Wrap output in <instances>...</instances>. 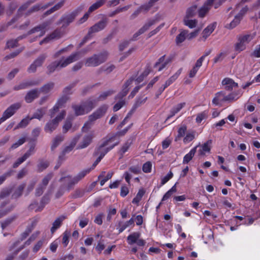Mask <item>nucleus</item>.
Wrapping results in <instances>:
<instances>
[{
	"mask_svg": "<svg viewBox=\"0 0 260 260\" xmlns=\"http://www.w3.org/2000/svg\"><path fill=\"white\" fill-rule=\"evenodd\" d=\"M79 53L75 52L71 54L66 59L62 58L59 61H55L51 63L47 67V74H50L55 71L58 68H62L67 67L68 64L72 63L79 59Z\"/></svg>",
	"mask_w": 260,
	"mask_h": 260,
	"instance_id": "obj_1",
	"label": "nucleus"
},
{
	"mask_svg": "<svg viewBox=\"0 0 260 260\" xmlns=\"http://www.w3.org/2000/svg\"><path fill=\"white\" fill-rule=\"evenodd\" d=\"M108 109V106L104 104L98 108L92 114L89 115L88 121L84 123L82 128V131L87 132L95 120L102 118L105 115Z\"/></svg>",
	"mask_w": 260,
	"mask_h": 260,
	"instance_id": "obj_2",
	"label": "nucleus"
},
{
	"mask_svg": "<svg viewBox=\"0 0 260 260\" xmlns=\"http://www.w3.org/2000/svg\"><path fill=\"white\" fill-rule=\"evenodd\" d=\"M109 56L107 51H104L98 54H94L91 56L87 58L85 60L86 67H95L106 61Z\"/></svg>",
	"mask_w": 260,
	"mask_h": 260,
	"instance_id": "obj_3",
	"label": "nucleus"
},
{
	"mask_svg": "<svg viewBox=\"0 0 260 260\" xmlns=\"http://www.w3.org/2000/svg\"><path fill=\"white\" fill-rule=\"evenodd\" d=\"M254 37V34H243L237 36V42L235 44V51L240 52L244 50L246 48V45L253 40Z\"/></svg>",
	"mask_w": 260,
	"mask_h": 260,
	"instance_id": "obj_4",
	"label": "nucleus"
},
{
	"mask_svg": "<svg viewBox=\"0 0 260 260\" xmlns=\"http://www.w3.org/2000/svg\"><path fill=\"white\" fill-rule=\"evenodd\" d=\"M83 6H80L69 14L63 15L60 18L58 24H62L63 27H66L73 22L76 17L82 11Z\"/></svg>",
	"mask_w": 260,
	"mask_h": 260,
	"instance_id": "obj_5",
	"label": "nucleus"
},
{
	"mask_svg": "<svg viewBox=\"0 0 260 260\" xmlns=\"http://www.w3.org/2000/svg\"><path fill=\"white\" fill-rule=\"evenodd\" d=\"M66 115V111L62 110L55 118L49 121L46 124L44 127V131L46 133H52L57 127L59 122L64 118Z\"/></svg>",
	"mask_w": 260,
	"mask_h": 260,
	"instance_id": "obj_6",
	"label": "nucleus"
},
{
	"mask_svg": "<svg viewBox=\"0 0 260 260\" xmlns=\"http://www.w3.org/2000/svg\"><path fill=\"white\" fill-rule=\"evenodd\" d=\"M47 57L46 53L40 54L28 67L27 72L29 73L36 72L37 68L42 66Z\"/></svg>",
	"mask_w": 260,
	"mask_h": 260,
	"instance_id": "obj_7",
	"label": "nucleus"
},
{
	"mask_svg": "<svg viewBox=\"0 0 260 260\" xmlns=\"http://www.w3.org/2000/svg\"><path fill=\"white\" fill-rule=\"evenodd\" d=\"M108 23V18H103L101 20L96 23L95 24L89 28L88 32V35L91 36V35L93 33L97 32L102 30L106 27Z\"/></svg>",
	"mask_w": 260,
	"mask_h": 260,
	"instance_id": "obj_8",
	"label": "nucleus"
},
{
	"mask_svg": "<svg viewBox=\"0 0 260 260\" xmlns=\"http://www.w3.org/2000/svg\"><path fill=\"white\" fill-rule=\"evenodd\" d=\"M55 3L54 1L50 2L45 5H42V4H37L31 7L24 14L25 17H28L32 13L39 11L41 10H45L49 7L53 5Z\"/></svg>",
	"mask_w": 260,
	"mask_h": 260,
	"instance_id": "obj_9",
	"label": "nucleus"
},
{
	"mask_svg": "<svg viewBox=\"0 0 260 260\" xmlns=\"http://www.w3.org/2000/svg\"><path fill=\"white\" fill-rule=\"evenodd\" d=\"M105 3L103 2V1H102V0H98L95 3L92 4L89 8L88 12L86 13L80 19V20L78 21V23L82 24L83 22H84L88 18L89 15L90 13L99 9Z\"/></svg>",
	"mask_w": 260,
	"mask_h": 260,
	"instance_id": "obj_10",
	"label": "nucleus"
},
{
	"mask_svg": "<svg viewBox=\"0 0 260 260\" xmlns=\"http://www.w3.org/2000/svg\"><path fill=\"white\" fill-rule=\"evenodd\" d=\"M50 23L48 21L44 22L30 29L27 32V35H31L36 32L40 31L39 37H41L45 34L47 27L49 25Z\"/></svg>",
	"mask_w": 260,
	"mask_h": 260,
	"instance_id": "obj_11",
	"label": "nucleus"
},
{
	"mask_svg": "<svg viewBox=\"0 0 260 260\" xmlns=\"http://www.w3.org/2000/svg\"><path fill=\"white\" fill-rule=\"evenodd\" d=\"M215 0H207L204 5L198 10V16L200 18H204L208 13Z\"/></svg>",
	"mask_w": 260,
	"mask_h": 260,
	"instance_id": "obj_12",
	"label": "nucleus"
},
{
	"mask_svg": "<svg viewBox=\"0 0 260 260\" xmlns=\"http://www.w3.org/2000/svg\"><path fill=\"white\" fill-rule=\"evenodd\" d=\"M81 137L80 135H78L76 136L72 140L69 146H66L62 151L61 155L59 156V159L60 160H63L64 159L63 157L65 156L66 154L71 151L77 143L79 141L80 138Z\"/></svg>",
	"mask_w": 260,
	"mask_h": 260,
	"instance_id": "obj_13",
	"label": "nucleus"
},
{
	"mask_svg": "<svg viewBox=\"0 0 260 260\" xmlns=\"http://www.w3.org/2000/svg\"><path fill=\"white\" fill-rule=\"evenodd\" d=\"M21 103L17 102L10 106L3 113V115L7 119L12 116L21 107Z\"/></svg>",
	"mask_w": 260,
	"mask_h": 260,
	"instance_id": "obj_14",
	"label": "nucleus"
},
{
	"mask_svg": "<svg viewBox=\"0 0 260 260\" xmlns=\"http://www.w3.org/2000/svg\"><path fill=\"white\" fill-rule=\"evenodd\" d=\"M156 20L155 19L149 20L143 26V27H142L138 31L133 35L132 38L130 39L129 41H133L136 40L137 38L139 36L141 35V34L145 32L146 30H147L150 26L156 23Z\"/></svg>",
	"mask_w": 260,
	"mask_h": 260,
	"instance_id": "obj_15",
	"label": "nucleus"
},
{
	"mask_svg": "<svg viewBox=\"0 0 260 260\" xmlns=\"http://www.w3.org/2000/svg\"><path fill=\"white\" fill-rule=\"evenodd\" d=\"M119 142H116L114 145L109 147L105 148L106 146H103L102 143L99 147H98L93 153L95 156L99 155V157L103 158L105 154L109 152L110 150L112 149L115 146L118 145Z\"/></svg>",
	"mask_w": 260,
	"mask_h": 260,
	"instance_id": "obj_16",
	"label": "nucleus"
},
{
	"mask_svg": "<svg viewBox=\"0 0 260 260\" xmlns=\"http://www.w3.org/2000/svg\"><path fill=\"white\" fill-rule=\"evenodd\" d=\"M216 22H213L208 25L203 31L202 37L199 39V41H205L207 38L212 33L216 26Z\"/></svg>",
	"mask_w": 260,
	"mask_h": 260,
	"instance_id": "obj_17",
	"label": "nucleus"
},
{
	"mask_svg": "<svg viewBox=\"0 0 260 260\" xmlns=\"http://www.w3.org/2000/svg\"><path fill=\"white\" fill-rule=\"evenodd\" d=\"M40 93V91L38 88L33 89L28 91L24 97L25 102L27 103L32 102L34 100L39 98Z\"/></svg>",
	"mask_w": 260,
	"mask_h": 260,
	"instance_id": "obj_18",
	"label": "nucleus"
},
{
	"mask_svg": "<svg viewBox=\"0 0 260 260\" xmlns=\"http://www.w3.org/2000/svg\"><path fill=\"white\" fill-rule=\"evenodd\" d=\"M81 104L86 114H87L96 106L97 101L90 98L84 102H82Z\"/></svg>",
	"mask_w": 260,
	"mask_h": 260,
	"instance_id": "obj_19",
	"label": "nucleus"
},
{
	"mask_svg": "<svg viewBox=\"0 0 260 260\" xmlns=\"http://www.w3.org/2000/svg\"><path fill=\"white\" fill-rule=\"evenodd\" d=\"M39 84V82L38 81L30 80L28 81L23 82L19 85L15 86L13 88L14 90H19L27 88L29 87L37 86Z\"/></svg>",
	"mask_w": 260,
	"mask_h": 260,
	"instance_id": "obj_20",
	"label": "nucleus"
},
{
	"mask_svg": "<svg viewBox=\"0 0 260 260\" xmlns=\"http://www.w3.org/2000/svg\"><path fill=\"white\" fill-rule=\"evenodd\" d=\"M222 84L223 85H224L225 89L228 91H232L234 88L238 87V83L235 82L233 79L229 78H224L222 81Z\"/></svg>",
	"mask_w": 260,
	"mask_h": 260,
	"instance_id": "obj_21",
	"label": "nucleus"
},
{
	"mask_svg": "<svg viewBox=\"0 0 260 260\" xmlns=\"http://www.w3.org/2000/svg\"><path fill=\"white\" fill-rule=\"evenodd\" d=\"M93 136L91 135H87L84 136L82 141L77 146V149H82L88 147L92 142Z\"/></svg>",
	"mask_w": 260,
	"mask_h": 260,
	"instance_id": "obj_22",
	"label": "nucleus"
},
{
	"mask_svg": "<svg viewBox=\"0 0 260 260\" xmlns=\"http://www.w3.org/2000/svg\"><path fill=\"white\" fill-rule=\"evenodd\" d=\"M36 0H29L23 4L18 9L17 12V16L18 17H21L22 16H24L25 11L30 6V5L35 3Z\"/></svg>",
	"mask_w": 260,
	"mask_h": 260,
	"instance_id": "obj_23",
	"label": "nucleus"
},
{
	"mask_svg": "<svg viewBox=\"0 0 260 260\" xmlns=\"http://www.w3.org/2000/svg\"><path fill=\"white\" fill-rule=\"evenodd\" d=\"M131 225H134V220L133 218H131L128 221L125 222L122 221H119L116 226L117 229H118L119 233H120L122 232L127 227Z\"/></svg>",
	"mask_w": 260,
	"mask_h": 260,
	"instance_id": "obj_24",
	"label": "nucleus"
},
{
	"mask_svg": "<svg viewBox=\"0 0 260 260\" xmlns=\"http://www.w3.org/2000/svg\"><path fill=\"white\" fill-rule=\"evenodd\" d=\"M66 218V215H61L57 217L52 223V226L50 230L51 233L53 234L61 225L63 221Z\"/></svg>",
	"mask_w": 260,
	"mask_h": 260,
	"instance_id": "obj_25",
	"label": "nucleus"
},
{
	"mask_svg": "<svg viewBox=\"0 0 260 260\" xmlns=\"http://www.w3.org/2000/svg\"><path fill=\"white\" fill-rule=\"evenodd\" d=\"M188 32V30L180 29V33L176 36L175 42L177 45H179L187 39V35Z\"/></svg>",
	"mask_w": 260,
	"mask_h": 260,
	"instance_id": "obj_26",
	"label": "nucleus"
},
{
	"mask_svg": "<svg viewBox=\"0 0 260 260\" xmlns=\"http://www.w3.org/2000/svg\"><path fill=\"white\" fill-rule=\"evenodd\" d=\"M212 140H209L205 143L201 147V148L198 151L199 155H204L205 152H209L211 150V145Z\"/></svg>",
	"mask_w": 260,
	"mask_h": 260,
	"instance_id": "obj_27",
	"label": "nucleus"
},
{
	"mask_svg": "<svg viewBox=\"0 0 260 260\" xmlns=\"http://www.w3.org/2000/svg\"><path fill=\"white\" fill-rule=\"evenodd\" d=\"M25 183H22L20 185H19L12 194V198L14 199H17L19 197H20L22 194V192L23 191L25 187Z\"/></svg>",
	"mask_w": 260,
	"mask_h": 260,
	"instance_id": "obj_28",
	"label": "nucleus"
},
{
	"mask_svg": "<svg viewBox=\"0 0 260 260\" xmlns=\"http://www.w3.org/2000/svg\"><path fill=\"white\" fill-rule=\"evenodd\" d=\"M72 108L74 111L75 115L76 116L83 115L86 114V112L83 108V105L82 104L80 105H76L73 104L72 106Z\"/></svg>",
	"mask_w": 260,
	"mask_h": 260,
	"instance_id": "obj_29",
	"label": "nucleus"
},
{
	"mask_svg": "<svg viewBox=\"0 0 260 260\" xmlns=\"http://www.w3.org/2000/svg\"><path fill=\"white\" fill-rule=\"evenodd\" d=\"M65 178H69L70 179L67 186V189L68 191H70L71 189H73L74 185L78 183V182L76 181L75 178L73 177L72 178L71 176L70 175L60 178L59 181L61 182Z\"/></svg>",
	"mask_w": 260,
	"mask_h": 260,
	"instance_id": "obj_30",
	"label": "nucleus"
},
{
	"mask_svg": "<svg viewBox=\"0 0 260 260\" xmlns=\"http://www.w3.org/2000/svg\"><path fill=\"white\" fill-rule=\"evenodd\" d=\"M225 93L220 91L215 94V97L212 100V103L215 105H218L219 102H224Z\"/></svg>",
	"mask_w": 260,
	"mask_h": 260,
	"instance_id": "obj_31",
	"label": "nucleus"
},
{
	"mask_svg": "<svg viewBox=\"0 0 260 260\" xmlns=\"http://www.w3.org/2000/svg\"><path fill=\"white\" fill-rule=\"evenodd\" d=\"M140 235L141 234L139 232H134L131 234L127 237L128 243L129 245H132L136 243L138 239L140 238Z\"/></svg>",
	"mask_w": 260,
	"mask_h": 260,
	"instance_id": "obj_32",
	"label": "nucleus"
},
{
	"mask_svg": "<svg viewBox=\"0 0 260 260\" xmlns=\"http://www.w3.org/2000/svg\"><path fill=\"white\" fill-rule=\"evenodd\" d=\"M185 103H180L172 108L170 111V115L167 117L166 120H168L174 116L176 113L180 111V110L185 106Z\"/></svg>",
	"mask_w": 260,
	"mask_h": 260,
	"instance_id": "obj_33",
	"label": "nucleus"
},
{
	"mask_svg": "<svg viewBox=\"0 0 260 260\" xmlns=\"http://www.w3.org/2000/svg\"><path fill=\"white\" fill-rule=\"evenodd\" d=\"M197 5H193L188 8L186 12L185 17L186 18H192L194 17L197 13Z\"/></svg>",
	"mask_w": 260,
	"mask_h": 260,
	"instance_id": "obj_34",
	"label": "nucleus"
},
{
	"mask_svg": "<svg viewBox=\"0 0 260 260\" xmlns=\"http://www.w3.org/2000/svg\"><path fill=\"white\" fill-rule=\"evenodd\" d=\"M197 147L198 146L192 148L188 153L186 154L184 156L183 160V164H187L192 159V157H193L194 154L196 152V149Z\"/></svg>",
	"mask_w": 260,
	"mask_h": 260,
	"instance_id": "obj_35",
	"label": "nucleus"
},
{
	"mask_svg": "<svg viewBox=\"0 0 260 260\" xmlns=\"http://www.w3.org/2000/svg\"><path fill=\"white\" fill-rule=\"evenodd\" d=\"M63 140L64 136L61 135L56 136L53 140L51 147V150L53 151L59 145V144L63 141Z\"/></svg>",
	"mask_w": 260,
	"mask_h": 260,
	"instance_id": "obj_36",
	"label": "nucleus"
},
{
	"mask_svg": "<svg viewBox=\"0 0 260 260\" xmlns=\"http://www.w3.org/2000/svg\"><path fill=\"white\" fill-rule=\"evenodd\" d=\"M49 166V162L47 160L43 159H39V163L37 165V169L38 172H41L46 169H47Z\"/></svg>",
	"mask_w": 260,
	"mask_h": 260,
	"instance_id": "obj_37",
	"label": "nucleus"
},
{
	"mask_svg": "<svg viewBox=\"0 0 260 260\" xmlns=\"http://www.w3.org/2000/svg\"><path fill=\"white\" fill-rule=\"evenodd\" d=\"M166 55H164L161 57H160L157 62H155V64L154 65V67L156 68L158 66L159 64L161 63V64L159 67L158 69V71H161L164 68L166 67L168 63L165 61V58Z\"/></svg>",
	"mask_w": 260,
	"mask_h": 260,
	"instance_id": "obj_38",
	"label": "nucleus"
},
{
	"mask_svg": "<svg viewBox=\"0 0 260 260\" xmlns=\"http://www.w3.org/2000/svg\"><path fill=\"white\" fill-rule=\"evenodd\" d=\"M158 1L159 0H149L148 3L141 6L139 8L141 12L142 11L147 12L154 5L156 2Z\"/></svg>",
	"mask_w": 260,
	"mask_h": 260,
	"instance_id": "obj_39",
	"label": "nucleus"
},
{
	"mask_svg": "<svg viewBox=\"0 0 260 260\" xmlns=\"http://www.w3.org/2000/svg\"><path fill=\"white\" fill-rule=\"evenodd\" d=\"M54 86V83L53 82H49L42 86L39 91L44 93H47L50 91Z\"/></svg>",
	"mask_w": 260,
	"mask_h": 260,
	"instance_id": "obj_40",
	"label": "nucleus"
},
{
	"mask_svg": "<svg viewBox=\"0 0 260 260\" xmlns=\"http://www.w3.org/2000/svg\"><path fill=\"white\" fill-rule=\"evenodd\" d=\"M12 187L3 188L0 191V199H3L9 196L13 191Z\"/></svg>",
	"mask_w": 260,
	"mask_h": 260,
	"instance_id": "obj_41",
	"label": "nucleus"
},
{
	"mask_svg": "<svg viewBox=\"0 0 260 260\" xmlns=\"http://www.w3.org/2000/svg\"><path fill=\"white\" fill-rule=\"evenodd\" d=\"M190 18H186L184 17L183 19L184 24L190 28H193L196 27L197 25L198 21L196 19L191 20Z\"/></svg>",
	"mask_w": 260,
	"mask_h": 260,
	"instance_id": "obj_42",
	"label": "nucleus"
},
{
	"mask_svg": "<svg viewBox=\"0 0 260 260\" xmlns=\"http://www.w3.org/2000/svg\"><path fill=\"white\" fill-rule=\"evenodd\" d=\"M115 92V91L114 90H109L108 91L103 92L97 99L94 100L97 101L98 103L99 101L105 100L108 96L111 95Z\"/></svg>",
	"mask_w": 260,
	"mask_h": 260,
	"instance_id": "obj_43",
	"label": "nucleus"
},
{
	"mask_svg": "<svg viewBox=\"0 0 260 260\" xmlns=\"http://www.w3.org/2000/svg\"><path fill=\"white\" fill-rule=\"evenodd\" d=\"M50 201V198L48 196H44L42 198L41 202H40V206H39L36 209V212H40L44 208L45 205L46 204H47Z\"/></svg>",
	"mask_w": 260,
	"mask_h": 260,
	"instance_id": "obj_44",
	"label": "nucleus"
},
{
	"mask_svg": "<svg viewBox=\"0 0 260 260\" xmlns=\"http://www.w3.org/2000/svg\"><path fill=\"white\" fill-rule=\"evenodd\" d=\"M91 171V169H87L80 172L76 176L74 177L78 183L83 179L85 176Z\"/></svg>",
	"mask_w": 260,
	"mask_h": 260,
	"instance_id": "obj_45",
	"label": "nucleus"
},
{
	"mask_svg": "<svg viewBox=\"0 0 260 260\" xmlns=\"http://www.w3.org/2000/svg\"><path fill=\"white\" fill-rule=\"evenodd\" d=\"M186 131H187V126L185 125H183L181 126L180 127H179L178 130V135L176 136L175 140L176 141H177L178 140L180 139L182 137L184 136Z\"/></svg>",
	"mask_w": 260,
	"mask_h": 260,
	"instance_id": "obj_46",
	"label": "nucleus"
},
{
	"mask_svg": "<svg viewBox=\"0 0 260 260\" xmlns=\"http://www.w3.org/2000/svg\"><path fill=\"white\" fill-rule=\"evenodd\" d=\"M17 218V215H14L12 217L7 218L5 220L1 223L2 228L4 230L7 226H8L11 223L15 220Z\"/></svg>",
	"mask_w": 260,
	"mask_h": 260,
	"instance_id": "obj_47",
	"label": "nucleus"
},
{
	"mask_svg": "<svg viewBox=\"0 0 260 260\" xmlns=\"http://www.w3.org/2000/svg\"><path fill=\"white\" fill-rule=\"evenodd\" d=\"M29 234L30 233L29 232H28L26 230H25L21 235L20 240H17L15 242H14L13 244V245L12 246H11L10 250H11L13 248H14L15 247H16L20 243V242L23 241V240H24L29 235Z\"/></svg>",
	"mask_w": 260,
	"mask_h": 260,
	"instance_id": "obj_48",
	"label": "nucleus"
},
{
	"mask_svg": "<svg viewBox=\"0 0 260 260\" xmlns=\"http://www.w3.org/2000/svg\"><path fill=\"white\" fill-rule=\"evenodd\" d=\"M30 120L31 119H30V117L28 116H27L21 120L16 127H15L14 129L26 127L28 124Z\"/></svg>",
	"mask_w": 260,
	"mask_h": 260,
	"instance_id": "obj_49",
	"label": "nucleus"
},
{
	"mask_svg": "<svg viewBox=\"0 0 260 260\" xmlns=\"http://www.w3.org/2000/svg\"><path fill=\"white\" fill-rule=\"evenodd\" d=\"M45 114V111L42 108L39 109L37 111L34 113L32 116L30 117V119H38L40 120Z\"/></svg>",
	"mask_w": 260,
	"mask_h": 260,
	"instance_id": "obj_50",
	"label": "nucleus"
},
{
	"mask_svg": "<svg viewBox=\"0 0 260 260\" xmlns=\"http://www.w3.org/2000/svg\"><path fill=\"white\" fill-rule=\"evenodd\" d=\"M145 193V191L142 189H140L137 193L136 196L133 199L132 201V203L133 204H137L139 203V202L141 200L142 198L144 196Z\"/></svg>",
	"mask_w": 260,
	"mask_h": 260,
	"instance_id": "obj_51",
	"label": "nucleus"
},
{
	"mask_svg": "<svg viewBox=\"0 0 260 260\" xmlns=\"http://www.w3.org/2000/svg\"><path fill=\"white\" fill-rule=\"evenodd\" d=\"M132 143V141L131 140H128L122 146L121 149L119 151V153L121 156H123V154L126 152L128 149H129L130 146Z\"/></svg>",
	"mask_w": 260,
	"mask_h": 260,
	"instance_id": "obj_52",
	"label": "nucleus"
},
{
	"mask_svg": "<svg viewBox=\"0 0 260 260\" xmlns=\"http://www.w3.org/2000/svg\"><path fill=\"white\" fill-rule=\"evenodd\" d=\"M242 18L240 15H236L234 20L229 24L228 27L230 29H233L237 26L240 22Z\"/></svg>",
	"mask_w": 260,
	"mask_h": 260,
	"instance_id": "obj_53",
	"label": "nucleus"
},
{
	"mask_svg": "<svg viewBox=\"0 0 260 260\" xmlns=\"http://www.w3.org/2000/svg\"><path fill=\"white\" fill-rule=\"evenodd\" d=\"M53 176V174L52 173H48L43 178L42 180V183L40 185H42L43 186H44L45 188H46L49 181L52 178Z\"/></svg>",
	"mask_w": 260,
	"mask_h": 260,
	"instance_id": "obj_54",
	"label": "nucleus"
},
{
	"mask_svg": "<svg viewBox=\"0 0 260 260\" xmlns=\"http://www.w3.org/2000/svg\"><path fill=\"white\" fill-rule=\"evenodd\" d=\"M70 236V232L66 231L62 234V243L64 247H67L69 242V237Z\"/></svg>",
	"mask_w": 260,
	"mask_h": 260,
	"instance_id": "obj_55",
	"label": "nucleus"
},
{
	"mask_svg": "<svg viewBox=\"0 0 260 260\" xmlns=\"http://www.w3.org/2000/svg\"><path fill=\"white\" fill-rule=\"evenodd\" d=\"M118 135L116 133L109 134L106 138V140H105L103 142V146H107L108 145L109 143L112 142L116 137H118Z\"/></svg>",
	"mask_w": 260,
	"mask_h": 260,
	"instance_id": "obj_56",
	"label": "nucleus"
},
{
	"mask_svg": "<svg viewBox=\"0 0 260 260\" xmlns=\"http://www.w3.org/2000/svg\"><path fill=\"white\" fill-rule=\"evenodd\" d=\"M130 7H131V5H127V6H126L123 7L118 8L115 11H114L112 13H111L109 14V16L110 17H113L115 15H116V14H118V13H119L120 12L127 11L130 8Z\"/></svg>",
	"mask_w": 260,
	"mask_h": 260,
	"instance_id": "obj_57",
	"label": "nucleus"
},
{
	"mask_svg": "<svg viewBox=\"0 0 260 260\" xmlns=\"http://www.w3.org/2000/svg\"><path fill=\"white\" fill-rule=\"evenodd\" d=\"M26 140V137H24L23 138H20L17 142L14 143L10 148V151L17 148L19 146L22 145L23 143H24Z\"/></svg>",
	"mask_w": 260,
	"mask_h": 260,
	"instance_id": "obj_58",
	"label": "nucleus"
},
{
	"mask_svg": "<svg viewBox=\"0 0 260 260\" xmlns=\"http://www.w3.org/2000/svg\"><path fill=\"white\" fill-rule=\"evenodd\" d=\"M14 208L15 206L13 205H11V206H10L5 209H0V218H2L4 216L8 214L9 212L12 211Z\"/></svg>",
	"mask_w": 260,
	"mask_h": 260,
	"instance_id": "obj_59",
	"label": "nucleus"
},
{
	"mask_svg": "<svg viewBox=\"0 0 260 260\" xmlns=\"http://www.w3.org/2000/svg\"><path fill=\"white\" fill-rule=\"evenodd\" d=\"M147 99V97L143 99H142L141 98L137 99L134 105H133V110H136L138 107L140 106L142 104H144L146 102Z\"/></svg>",
	"mask_w": 260,
	"mask_h": 260,
	"instance_id": "obj_60",
	"label": "nucleus"
},
{
	"mask_svg": "<svg viewBox=\"0 0 260 260\" xmlns=\"http://www.w3.org/2000/svg\"><path fill=\"white\" fill-rule=\"evenodd\" d=\"M237 94L235 92H232L228 94V95H225L224 102L228 101L231 102L236 101L238 98H236Z\"/></svg>",
	"mask_w": 260,
	"mask_h": 260,
	"instance_id": "obj_61",
	"label": "nucleus"
},
{
	"mask_svg": "<svg viewBox=\"0 0 260 260\" xmlns=\"http://www.w3.org/2000/svg\"><path fill=\"white\" fill-rule=\"evenodd\" d=\"M84 191L81 189H76L75 191L72 194V197L74 199L81 198L83 197L84 194Z\"/></svg>",
	"mask_w": 260,
	"mask_h": 260,
	"instance_id": "obj_62",
	"label": "nucleus"
},
{
	"mask_svg": "<svg viewBox=\"0 0 260 260\" xmlns=\"http://www.w3.org/2000/svg\"><path fill=\"white\" fill-rule=\"evenodd\" d=\"M60 37V32L57 30L54 31L47 37L49 41L53 39H59Z\"/></svg>",
	"mask_w": 260,
	"mask_h": 260,
	"instance_id": "obj_63",
	"label": "nucleus"
},
{
	"mask_svg": "<svg viewBox=\"0 0 260 260\" xmlns=\"http://www.w3.org/2000/svg\"><path fill=\"white\" fill-rule=\"evenodd\" d=\"M18 46V42L17 39L8 41L6 44V48H13Z\"/></svg>",
	"mask_w": 260,
	"mask_h": 260,
	"instance_id": "obj_64",
	"label": "nucleus"
}]
</instances>
